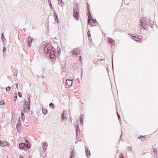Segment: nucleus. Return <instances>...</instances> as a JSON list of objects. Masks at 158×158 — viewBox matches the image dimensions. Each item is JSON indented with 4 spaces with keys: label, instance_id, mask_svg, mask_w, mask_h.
Listing matches in <instances>:
<instances>
[{
    "label": "nucleus",
    "instance_id": "nucleus-21",
    "mask_svg": "<svg viewBox=\"0 0 158 158\" xmlns=\"http://www.w3.org/2000/svg\"><path fill=\"white\" fill-rule=\"evenodd\" d=\"M147 22V19L145 17H142V19H141L140 22Z\"/></svg>",
    "mask_w": 158,
    "mask_h": 158
},
{
    "label": "nucleus",
    "instance_id": "nucleus-49",
    "mask_svg": "<svg viewBox=\"0 0 158 158\" xmlns=\"http://www.w3.org/2000/svg\"><path fill=\"white\" fill-rule=\"evenodd\" d=\"M18 121H20V117H19L18 118Z\"/></svg>",
    "mask_w": 158,
    "mask_h": 158
},
{
    "label": "nucleus",
    "instance_id": "nucleus-20",
    "mask_svg": "<svg viewBox=\"0 0 158 158\" xmlns=\"http://www.w3.org/2000/svg\"><path fill=\"white\" fill-rule=\"evenodd\" d=\"M47 112L48 111L47 109L43 108H42V113L44 114H46Z\"/></svg>",
    "mask_w": 158,
    "mask_h": 158
},
{
    "label": "nucleus",
    "instance_id": "nucleus-34",
    "mask_svg": "<svg viewBox=\"0 0 158 158\" xmlns=\"http://www.w3.org/2000/svg\"><path fill=\"white\" fill-rule=\"evenodd\" d=\"M28 102L27 101H26L25 102L24 104L23 105V106H28L29 105V103H28Z\"/></svg>",
    "mask_w": 158,
    "mask_h": 158
},
{
    "label": "nucleus",
    "instance_id": "nucleus-29",
    "mask_svg": "<svg viewBox=\"0 0 158 158\" xmlns=\"http://www.w3.org/2000/svg\"><path fill=\"white\" fill-rule=\"evenodd\" d=\"M89 4L87 3V10L88 12V13H89V11H90V9H89Z\"/></svg>",
    "mask_w": 158,
    "mask_h": 158
},
{
    "label": "nucleus",
    "instance_id": "nucleus-31",
    "mask_svg": "<svg viewBox=\"0 0 158 158\" xmlns=\"http://www.w3.org/2000/svg\"><path fill=\"white\" fill-rule=\"evenodd\" d=\"M149 23H150V27L152 28L154 26V22H150Z\"/></svg>",
    "mask_w": 158,
    "mask_h": 158
},
{
    "label": "nucleus",
    "instance_id": "nucleus-26",
    "mask_svg": "<svg viewBox=\"0 0 158 158\" xmlns=\"http://www.w3.org/2000/svg\"><path fill=\"white\" fill-rule=\"evenodd\" d=\"M48 3L49 6L51 9H52V5L51 4V0H48Z\"/></svg>",
    "mask_w": 158,
    "mask_h": 158
},
{
    "label": "nucleus",
    "instance_id": "nucleus-30",
    "mask_svg": "<svg viewBox=\"0 0 158 158\" xmlns=\"http://www.w3.org/2000/svg\"><path fill=\"white\" fill-rule=\"evenodd\" d=\"M1 39L3 41V40H5V37L4 36V35L3 34V33H2L1 35Z\"/></svg>",
    "mask_w": 158,
    "mask_h": 158
},
{
    "label": "nucleus",
    "instance_id": "nucleus-56",
    "mask_svg": "<svg viewBox=\"0 0 158 158\" xmlns=\"http://www.w3.org/2000/svg\"><path fill=\"white\" fill-rule=\"evenodd\" d=\"M14 76H15V77H16L17 76V75H15V74L14 73Z\"/></svg>",
    "mask_w": 158,
    "mask_h": 158
},
{
    "label": "nucleus",
    "instance_id": "nucleus-52",
    "mask_svg": "<svg viewBox=\"0 0 158 158\" xmlns=\"http://www.w3.org/2000/svg\"><path fill=\"white\" fill-rule=\"evenodd\" d=\"M81 56H79V59L80 60H81Z\"/></svg>",
    "mask_w": 158,
    "mask_h": 158
},
{
    "label": "nucleus",
    "instance_id": "nucleus-47",
    "mask_svg": "<svg viewBox=\"0 0 158 158\" xmlns=\"http://www.w3.org/2000/svg\"><path fill=\"white\" fill-rule=\"evenodd\" d=\"M15 86L16 87L17 89H18V84L17 83H16L15 85Z\"/></svg>",
    "mask_w": 158,
    "mask_h": 158
},
{
    "label": "nucleus",
    "instance_id": "nucleus-24",
    "mask_svg": "<svg viewBox=\"0 0 158 158\" xmlns=\"http://www.w3.org/2000/svg\"><path fill=\"white\" fill-rule=\"evenodd\" d=\"M27 102H28V103L29 104H30L31 103V99H30V97L29 95H27Z\"/></svg>",
    "mask_w": 158,
    "mask_h": 158
},
{
    "label": "nucleus",
    "instance_id": "nucleus-16",
    "mask_svg": "<svg viewBox=\"0 0 158 158\" xmlns=\"http://www.w3.org/2000/svg\"><path fill=\"white\" fill-rule=\"evenodd\" d=\"M58 2L59 4L62 7H63L64 6V3L63 2L62 0H58Z\"/></svg>",
    "mask_w": 158,
    "mask_h": 158
},
{
    "label": "nucleus",
    "instance_id": "nucleus-62",
    "mask_svg": "<svg viewBox=\"0 0 158 158\" xmlns=\"http://www.w3.org/2000/svg\"><path fill=\"white\" fill-rule=\"evenodd\" d=\"M101 60H103V59H101Z\"/></svg>",
    "mask_w": 158,
    "mask_h": 158
},
{
    "label": "nucleus",
    "instance_id": "nucleus-15",
    "mask_svg": "<svg viewBox=\"0 0 158 158\" xmlns=\"http://www.w3.org/2000/svg\"><path fill=\"white\" fill-rule=\"evenodd\" d=\"M21 121H18L17 124L16 125V128L17 131L19 130V128H20L21 126Z\"/></svg>",
    "mask_w": 158,
    "mask_h": 158
},
{
    "label": "nucleus",
    "instance_id": "nucleus-44",
    "mask_svg": "<svg viewBox=\"0 0 158 158\" xmlns=\"http://www.w3.org/2000/svg\"><path fill=\"white\" fill-rule=\"evenodd\" d=\"M6 50V47L4 46L3 47V49H2V52H4Z\"/></svg>",
    "mask_w": 158,
    "mask_h": 158
},
{
    "label": "nucleus",
    "instance_id": "nucleus-27",
    "mask_svg": "<svg viewBox=\"0 0 158 158\" xmlns=\"http://www.w3.org/2000/svg\"><path fill=\"white\" fill-rule=\"evenodd\" d=\"M153 151L154 152V153L156 154L157 155V149L156 148H153Z\"/></svg>",
    "mask_w": 158,
    "mask_h": 158
},
{
    "label": "nucleus",
    "instance_id": "nucleus-57",
    "mask_svg": "<svg viewBox=\"0 0 158 158\" xmlns=\"http://www.w3.org/2000/svg\"><path fill=\"white\" fill-rule=\"evenodd\" d=\"M94 26V25H93V24H92L90 26Z\"/></svg>",
    "mask_w": 158,
    "mask_h": 158
},
{
    "label": "nucleus",
    "instance_id": "nucleus-54",
    "mask_svg": "<svg viewBox=\"0 0 158 158\" xmlns=\"http://www.w3.org/2000/svg\"><path fill=\"white\" fill-rule=\"evenodd\" d=\"M41 77H42V79H43V78H44V76H41Z\"/></svg>",
    "mask_w": 158,
    "mask_h": 158
},
{
    "label": "nucleus",
    "instance_id": "nucleus-50",
    "mask_svg": "<svg viewBox=\"0 0 158 158\" xmlns=\"http://www.w3.org/2000/svg\"><path fill=\"white\" fill-rule=\"evenodd\" d=\"M19 158H23V156L21 155H20L19 156Z\"/></svg>",
    "mask_w": 158,
    "mask_h": 158
},
{
    "label": "nucleus",
    "instance_id": "nucleus-14",
    "mask_svg": "<svg viewBox=\"0 0 158 158\" xmlns=\"http://www.w3.org/2000/svg\"><path fill=\"white\" fill-rule=\"evenodd\" d=\"M64 112L65 111L63 110V112L61 114V118L62 120H64L66 118V117L64 116Z\"/></svg>",
    "mask_w": 158,
    "mask_h": 158
},
{
    "label": "nucleus",
    "instance_id": "nucleus-11",
    "mask_svg": "<svg viewBox=\"0 0 158 158\" xmlns=\"http://www.w3.org/2000/svg\"><path fill=\"white\" fill-rule=\"evenodd\" d=\"M85 152L86 153L87 157L88 158H89L91 154L90 153V151L88 149V148H87L86 147L85 148Z\"/></svg>",
    "mask_w": 158,
    "mask_h": 158
},
{
    "label": "nucleus",
    "instance_id": "nucleus-8",
    "mask_svg": "<svg viewBox=\"0 0 158 158\" xmlns=\"http://www.w3.org/2000/svg\"><path fill=\"white\" fill-rule=\"evenodd\" d=\"M25 143H21L19 144V148L21 150H25Z\"/></svg>",
    "mask_w": 158,
    "mask_h": 158
},
{
    "label": "nucleus",
    "instance_id": "nucleus-42",
    "mask_svg": "<svg viewBox=\"0 0 158 158\" xmlns=\"http://www.w3.org/2000/svg\"><path fill=\"white\" fill-rule=\"evenodd\" d=\"M76 129H77V130L79 129V123H78L77 124V125H76Z\"/></svg>",
    "mask_w": 158,
    "mask_h": 158
},
{
    "label": "nucleus",
    "instance_id": "nucleus-7",
    "mask_svg": "<svg viewBox=\"0 0 158 158\" xmlns=\"http://www.w3.org/2000/svg\"><path fill=\"white\" fill-rule=\"evenodd\" d=\"M8 145V143L6 141H1L0 140V146L3 147Z\"/></svg>",
    "mask_w": 158,
    "mask_h": 158
},
{
    "label": "nucleus",
    "instance_id": "nucleus-12",
    "mask_svg": "<svg viewBox=\"0 0 158 158\" xmlns=\"http://www.w3.org/2000/svg\"><path fill=\"white\" fill-rule=\"evenodd\" d=\"M42 147L43 148L44 150L45 151L46 150L48 147L47 144L45 142H42Z\"/></svg>",
    "mask_w": 158,
    "mask_h": 158
},
{
    "label": "nucleus",
    "instance_id": "nucleus-46",
    "mask_svg": "<svg viewBox=\"0 0 158 158\" xmlns=\"http://www.w3.org/2000/svg\"><path fill=\"white\" fill-rule=\"evenodd\" d=\"M123 131H121V135H120V138H122V135H123Z\"/></svg>",
    "mask_w": 158,
    "mask_h": 158
},
{
    "label": "nucleus",
    "instance_id": "nucleus-33",
    "mask_svg": "<svg viewBox=\"0 0 158 158\" xmlns=\"http://www.w3.org/2000/svg\"><path fill=\"white\" fill-rule=\"evenodd\" d=\"M92 19L93 22L95 24L97 22V21L95 19H94L93 18L91 19Z\"/></svg>",
    "mask_w": 158,
    "mask_h": 158
},
{
    "label": "nucleus",
    "instance_id": "nucleus-2",
    "mask_svg": "<svg viewBox=\"0 0 158 158\" xmlns=\"http://www.w3.org/2000/svg\"><path fill=\"white\" fill-rule=\"evenodd\" d=\"M73 9L74 18L76 20H79V6L77 5L76 7H74Z\"/></svg>",
    "mask_w": 158,
    "mask_h": 158
},
{
    "label": "nucleus",
    "instance_id": "nucleus-35",
    "mask_svg": "<svg viewBox=\"0 0 158 158\" xmlns=\"http://www.w3.org/2000/svg\"><path fill=\"white\" fill-rule=\"evenodd\" d=\"M76 129V135L77 136L78 135V134H79L80 133V130H77V129Z\"/></svg>",
    "mask_w": 158,
    "mask_h": 158
},
{
    "label": "nucleus",
    "instance_id": "nucleus-53",
    "mask_svg": "<svg viewBox=\"0 0 158 158\" xmlns=\"http://www.w3.org/2000/svg\"><path fill=\"white\" fill-rule=\"evenodd\" d=\"M127 148H128V149H127V150H130V149H129V147H127Z\"/></svg>",
    "mask_w": 158,
    "mask_h": 158
},
{
    "label": "nucleus",
    "instance_id": "nucleus-19",
    "mask_svg": "<svg viewBox=\"0 0 158 158\" xmlns=\"http://www.w3.org/2000/svg\"><path fill=\"white\" fill-rule=\"evenodd\" d=\"M132 39H134L135 41L137 42H138V40H137L136 39H138V40L139 39V38H138V36H136L135 35H132Z\"/></svg>",
    "mask_w": 158,
    "mask_h": 158
},
{
    "label": "nucleus",
    "instance_id": "nucleus-17",
    "mask_svg": "<svg viewBox=\"0 0 158 158\" xmlns=\"http://www.w3.org/2000/svg\"><path fill=\"white\" fill-rule=\"evenodd\" d=\"M21 118L22 119V121L23 122L24 120V113L22 111L21 112Z\"/></svg>",
    "mask_w": 158,
    "mask_h": 158
},
{
    "label": "nucleus",
    "instance_id": "nucleus-36",
    "mask_svg": "<svg viewBox=\"0 0 158 158\" xmlns=\"http://www.w3.org/2000/svg\"><path fill=\"white\" fill-rule=\"evenodd\" d=\"M5 104V102L3 100H2L0 102V105H3Z\"/></svg>",
    "mask_w": 158,
    "mask_h": 158
},
{
    "label": "nucleus",
    "instance_id": "nucleus-58",
    "mask_svg": "<svg viewBox=\"0 0 158 158\" xmlns=\"http://www.w3.org/2000/svg\"><path fill=\"white\" fill-rule=\"evenodd\" d=\"M89 41H90V38H89Z\"/></svg>",
    "mask_w": 158,
    "mask_h": 158
},
{
    "label": "nucleus",
    "instance_id": "nucleus-45",
    "mask_svg": "<svg viewBox=\"0 0 158 158\" xmlns=\"http://www.w3.org/2000/svg\"><path fill=\"white\" fill-rule=\"evenodd\" d=\"M83 115H84V114H82L80 115V120H81V118H82V117H83Z\"/></svg>",
    "mask_w": 158,
    "mask_h": 158
},
{
    "label": "nucleus",
    "instance_id": "nucleus-43",
    "mask_svg": "<svg viewBox=\"0 0 158 158\" xmlns=\"http://www.w3.org/2000/svg\"><path fill=\"white\" fill-rule=\"evenodd\" d=\"M80 123L83 124V119L82 118H81V120H80Z\"/></svg>",
    "mask_w": 158,
    "mask_h": 158
},
{
    "label": "nucleus",
    "instance_id": "nucleus-22",
    "mask_svg": "<svg viewBox=\"0 0 158 158\" xmlns=\"http://www.w3.org/2000/svg\"><path fill=\"white\" fill-rule=\"evenodd\" d=\"M108 41L109 43L113 44L114 43V40L113 39H112L111 38H110L109 39Z\"/></svg>",
    "mask_w": 158,
    "mask_h": 158
},
{
    "label": "nucleus",
    "instance_id": "nucleus-13",
    "mask_svg": "<svg viewBox=\"0 0 158 158\" xmlns=\"http://www.w3.org/2000/svg\"><path fill=\"white\" fill-rule=\"evenodd\" d=\"M75 154V150H72V152H71V155L70 156V158H74Z\"/></svg>",
    "mask_w": 158,
    "mask_h": 158
},
{
    "label": "nucleus",
    "instance_id": "nucleus-39",
    "mask_svg": "<svg viewBox=\"0 0 158 158\" xmlns=\"http://www.w3.org/2000/svg\"><path fill=\"white\" fill-rule=\"evenodd\" d=\"M88 13L89 14V15H88V17L89 18H91V19H92V16H91V14L90 13V11H89V13H88Z\"/></svg>",
    "mask_w": 158,
    "mask_h": 158
},
{
    "label": "nucleus",
    "instance_id": "nucleus-37",
    "mask_svg": "<svg viewBox=\"0 0 158 158\" xmlns=\"http://www.w3.org/2000/svg\"><path fill=\"white\" fill-rule=\"evenodd\" d=\"M15 96L14 98V101L15 102H16V101L17 99V96L16 93H15Z\"/></svg>",
    "mask_w": 158,
    "mask_h": 158
},
{
    "label": "nucleus",
    "instance_id": "nucleus-28",
    "mask_svg": "<svg viewBox=\"0 0 158 158\" xmlns=\"http://www.w3.org/2000/svg\"><path fill=\"white\" fill-rule=\"evenodd\" d=\"M117 116H118V120H119V121H121V118H120V115L118 114V113L117 111Z\"/></svg>",
    "mask_w": 158,
    "mask_h": 158
},
{
    "label": "nucleus",
    "instance_id": "nucleus-3",
    "mask_svg": "<svg viewBox=\"0 0 158 158\" xmlns=\"http://www.w3.org/2000/svg\"><path fill=\"white\" fill-rule=\"evenodd\" d=\"M72 80L67 79L65 84V86L66 88L71 86L73 84Z\"/></svg>",
    "mask_w": 158,
    "mask_h": 158
},
{
    "label": "nucleus",
    "instance_id": "nucleus-25",
    "mask_svg": "<svg viewBox=\"0 0 158 158\" xmlns=\"http://www.w3.org/2000/svg\"><path fill=\"white\" fill-rule=\"evenodd\" d=\"M138 138L141 140H143L144 139H143L145 138L146 137L145 136H139Z\"/></svg>",
    "mask_w": 158,
    "mask_h": 158
},
{
    "label": "nucleus",
    "instance_id": "nucleus-61",
    "mask_svg": "<svg viewBox=\"0 0 158 158\" xmlns=\"http://www.w3.org/2000/svg\"><path fill=\"white\" fill-rule=\"evenodd\" d=\"M112 65H113V64H112Z\"/></svg>",
    "mask_w": 158,
    "mask_h": 158
},
{
    "label": "nucleus",
    "instance_id": "nucleus-18",
    "mask_svg": "<svg viewBox=\"0 0 158 158\" xmlns=\"http://www.w3.org/2000/svg\"><path fill=\"white\" fill-rule=\"evenodd\" d=\"M25 148H26L27 149H29L31 148L30 143H25Z\"/></svg>",
    "mask_w": 158,
    "mask_h": 158
},
{
    "label": "nucleus",
    "instance_id": "nucleus-5",
    "mask_svg": "<svg viewBox=\"0 0 158 158\" xmlns=\"http://www.w3.org/2000/svg\"><path fill=\"white\" fill-rule=\"evenodd\" d=\"M53 15L54 18L55 19V20L56 22V23H58L59 22L58 16L56 14V11L54 10L53 11Z\"/></svg>",
    "mask_w": 158,
    "mask_h": 158
},
{
    "label": "nucleus",
    "instance_id": "nucleus-51",
    "mask_svg": "<svg viewBox=\"0 0 158 158\" xmlns=\"http://www.w3.org/2000/svg\"><path fill=\"white\" fill-rule=\"evenodd\" d=\"M148 22H149V23H150V22H151V20L150 19H149V20H148Z\"/></svg>",
    "mask_w": 158,
    "mask_h": 158
},
{
    "label": "nucleus",
    "instance_id": "nucleus-41",
    "mask_svg": "<svg viewBox=\"0 0 158 158\" xmlns=\"http://www.w3.org/2000/svg\"><path fill=\"white\" fill-rule=\"evenodd\" d=\"M92 23V22L91 21V20L89 19H88V24H91Z\"/></svg>",
    "mask_w": 158,
    "mask_h": 158
},
{
    "label": "nucleus",
    "instance_id": "nucleus-59",
    "mask_svg": "<svg viewBox=\"0 0 158 158\" xmlns=\"http://www.w3.org/2000/svg\"><path fill=\"white\" fill-rule=\"evenodd\" d=\"M116 30H117V29H116L114 30V31H116Z\"/></svg>",
    "mask_w": 158,
    "mask_h": 158
},
{
    "label": "nucleus",
    "instance_id": "nucleus-55",
    "mask_svg": "<svg viewBox=\"0 0 158 158\" xmlns=\"http://www.w3.org/2000/svg\"><path fill=\"white\" fill-rule=\"evenodd\" d=\"M129 148L130 149V150H132V149L131 148L130 146H129Z\"/></svg>",
    "mask_w": 158,
    "mask_h": 158
},
{
    "label": "nucleus",
    "instance_id": "nucleus-4",
    "mask_svg": "<svg viewBox=\"0 0 158 158\" xmlns=\"http://www.w3.org/2000/svg\"><path fill=\"white\" fill-rule=\"evenodd\" d=\"M73 55H76H76H78L79 54L80 52V49L78 48H75L73 51Z\"/></svg>",
    "mask_w": 158,
    "mask_h": 158
},
{
    "label": "nucleus",
    "instance_id": "nucleus-6",
    "mask_svg": "<svg viewBox=\"0 0 158 158\" xmlns=\"http://www.w3.org/2000/svg\"><path fill=\"white\" fill-rule=\"evenodd\" d=\"M33 40L32 38L31 37H28L27 39V41L28 43V45L29 46V47H31V43L32 42Z\"/></svg>",
    "mask_w": 158,
    "mask_h": 158
},
{
    "label": "nucleus",
    "instance_id": "nucleus-60",
    "mask_svg": "<svg viewBox=\"0 0 158 158\" xmlns=\"http://www.w3.org/2000/svg\"><path fill=\"white\" fill-rule=\"evenodd\" d=\"M25 139H27V137H26L25 138Z\"/></svg>",
    "mask_w": 158,
    "mask_h": 158
},
{
    "label": "nucleus",
    "instance_id": "nucleus-10",
    "mask_svg": "<svg viewBox=\"0 0 158 158\" xmlns=\"http://www.w3.org/2000/svg\"><path fill=\"white\" fill-rule=\"evenodd\" d=\"M30 104H29V105L26 107H23V110L25 112L27 113L28 112V111L30 110Z\"/></svg>",
    "mask_w": 158,
    "mask_h": 158
},
{
    "label": "nucleus",
    "instance_id": "nucleus-9",
    "mask_svg": "<svg viewBox=\"0 0 158 158\" xmlns=\"http://www.w3.org/2000/svg\"><path fill=\"white\" fill-rule=\"evenodd\" d=\"M141 26L144 29H146L147 27L146 26L147 22H140Z\"/></svg>",
    "mask_w": 158,
    "mask_h": 158
},
{
    "label": "nucleus",
    "instance_id": "nucleus-23",
    "mask_svg": "<svg viewBox=\"0 0 158 158\" xmlns=\"http://www.w3.org/2000/svg\"><path fill=\"white\" fill-rule=\"evenodd\" d=\"M49 106L52 109H54V107L55 106V105L54 104H53L52 102H51L49 104Z\"/></svg>",
    "mask_w": 158,
    "mask_h": 158
},
{
    "label": "nucleus",
    "instance_id": "nucleus-1",
    "mask_svg": "<svg viewBox=\"0 0 158 158\" xmlns=\"http://www.w3.org/2000/svg\"><path fill=\"white\" fill-rule=\"evenodd\" d=\"M44 50L45 54H49L51 60L54 59L56 57V54H60L61 50L60 48H57V51L56 49L52 46L50 44L46 43L44 45Z\"/></svg>",
    "mask_w": 158,
    "mask_h": 158
},
{
    "label": "nucleus",
    "instance_id": "nucleus-32",
    "mask_svg": "<svg viewBox=\"0 0 158 158\" xmlns=\"http://www.w3.org/2000/svg\"><path fill=\"white\" fill-rule=\"evenodd\" d=\"M87 34H88V37L89 38L90 37V36H91V34H90V31L89 30H88Z\"/></svg>",
    "mask_w": 158,
    "mask_h": 158
},
{
    "label": "nucleus",
    "instance_id": "nucleus-48",
    "mask_svg": "<svg viewBox=\"0 0 158 158\" xmlns=\"http://www.w3.org/2000/svg\"><path fill=\"white\" fill-rule=\"evenodd\" d=\"M25 141L26 142V143H29V142L27 140H25Z\"/></svg>",
    "mask_w": 158,
    "mask_h": 158
},
{
    "label": "nucleus",
    "instance_id": "nucleus-40",
    "mask_svg": "<svg viewBox=\"0 0 158 158\" xmlns=\"http://www.w3.org/2000/svg\"><path fill=\"white\" fill-rule=\"evenodd\" d=\"M18 95L19 97H20V98H21L22 97V95L21 93L20 92H19L18 93Z\"/></svg>",
    "mask_w": 158,
    "mask_h": 158
},
{
    "label": "nucleus",
    "instance_id": "nucleus-38",
    "mask_svg": "<svg viewBox=\"0 0 158 158\" xmlns=\"http://www.w3.org/2000/svg\"><path fill=\"white\" fill-rule=\"evenodd\" d=\"M10 86H8L6 88V91H9L10 90Z\"/></svg>",
    "mask_w": 158,
    "mask_h": 158
}]
</instances>
